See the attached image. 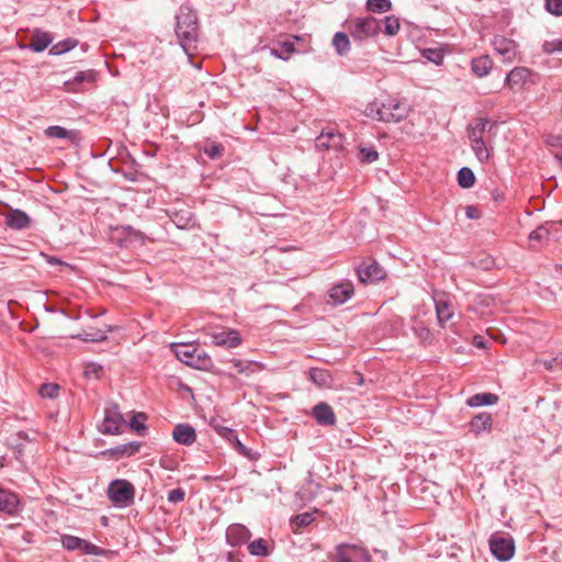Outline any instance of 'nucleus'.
Here are the masks:
<instances>
[{
    "mask_svg": "<svg viewBox=\"0 0 562 562\" xmlns=\"http://www.w3.org/2000/svg\"><path fill=\"white\" fill-rule=\"evenodd\" d=\"M310 379L318 387H330L333 378L330 373L325 369L313 368L310 370Z\"/></svg>",
    "mask_w": 562,
    "mask_h": 562,
    "instance_id": "obj_25",
    "label": "nucleus"
},
{
    "mask_svg": "<svg viewBox=\"0 0 562 562\" xmlns=\"http://www.w3.org/2000/svg\"><path fill=\"white\" fill-rule=\"evenodd\" d=\"M173 352L176 357L183 363L192 367L194 361L195 347L192 345H173Z\"/></svg>",
    "mask_w": 562,
    "mask_h": 562,
    "instance_id": "obj_23",
    "label": "nucleus"
},
{
    "mask_svg": "<svg viewBox=\"0 0 562 562\" xmlns=\"http://www.w3.org/2000/svg\"><path fill=\"white\" fill-rule=\"evenodd\" d=\"M229 363H232V366L237 370L238 373L247 375L254 373L256 371L255 368L257 370L265 369V366L260 362L244 361L240 359H231Z\"/></svg>",
    "mask_w": 562,
    "mask_h": 562,
    "instance_id": "obj_27",
    "label": "nucleus"
},
{
    "mask_svg": "<svg viewBox=\"0 0 562 562\" xmlns=\"http://www.w3.org/2000/svg\"><path fill=\"white\" fill-rule=\"evenodd\" d=\"M108 496L115 506L127 507L134 502L135 488L126 480H114L109 485Z\"/></svg>",
    "mask_w": 562,
    "mask_h": 562,
    "instance_id": "obj_4",
    "label": "nucleus"
},
{
    "mask_svg": "<svg viewBox=\"0 0 562 562\" xmlns=\"http://www.w3.org/2000/svg\"><path fill=\"white\" fill-rule=\"evenodd\" d=\"M212 364L213 362L211 357L205 351L195 348L194 361L192 367L198 368L200 370H209L211 369Z\"/></svg>",
    "mask_w": 562,
    "mask_h": 562,
    "instance_id": "obj_32",
    "label": "nucleus"
},
{
    "mask_svg": "<svg viewBox=\"0 0 562 562\" xmlns=\"http://www.w3.org/2000/svg\"><path fill=\"white\" fill-rule=\"evenodd\" d=\"M493 67V60L490 56L483 55L472 61V70L477 77L487 76Z\"/></svg>",
    "mask_w": 562,
    "mask_h": 562,
    "instance_id": "obj_26",
    "label": "nucleus"
},
{
    "mask_svg": "<svg viewBox=\"0 0 562 562\" xmlns=\"http://www.w3.org/2000/svg\"><path fill=\"white\" fill-rule=\"evenodd\" d=\"M493 46L495 50L504 57L506 60H513L517 55V46L516 43L505 36L497 35L493 41Z\"/></svg>",
    "mask_w": 562,
    "mask_h": 562,
    "instance_id": "obj_11",
    "label": "nucleus"
},
{
    "mask_svg": "<svg viewBox=\"0 0 562 562\" xmlns=\"http://www.w3.org/2000/svg\"><path fill=\"white\" fill-rule=\"evenodd\" d=\"M45 135L53 138H68L72 143L79 140V133L77 131H69L58 125L47 127Z\"/></svg>",
    "mask_w": 562,
    "mask_h": 562,
    "instance_id": "obj_24",
    "label": "nucleus"
},
{
    "mask_svg": "<svg viewBox=\"0 0 562 562\" xmlns=\"http://www.w3.org/2000/svg\"><path fill=\"white\" fill-rule=\"evenodd\" d=\"M543 50L548 54H554L562 52V40L561 38H552L548 40L543 44Z\"/></svg>",
    "mask_w": 562,
    "mask_h": 562,
    "instance_id": "obj_46",
    "label": "nucleus"
},
{
    "mask_svg": "<svg viewBox=\"0 0 562 562\" xmlns=\"http://www.w3.org/2000/svg\"><path fill=\"white\" fill-rule=\"evenodd\" d=\"M313 416L321 425L331 426L336 423V416L333 408L324 402L318 403L313 408Z\"/></svg>",
    "mask_w": 562,
    "mask_h": 562,
    "instance_id": "obj_16",
    "label": "nucleus"
},
{
    "mask_svg": "<svg viewBox=\"0 0 562 562\" xmlns=\"http://www.w3.org/2000/svg\"><path fill=\"white\" fill-rule=\"evenodd\" d=\"M382 111H384V103L372 102L368 104L366 115L373 120L382 121V116H384Z\"/></svg>",
    "mask_w": 562,
    "mask_h": 562,
    "instance_id": "obj_42",
    "label": "nucleus"
},
{
    "mask_svg": "<svg viewBox=\"0 0 562 562\" xmlns=\"http://www.w3.org/2000/svg\"><path fill=\"white\" fill-rule=\"evenodd\" d=\"M294 50L295 48L293 43L284 42L281 44L279 49L273 48L271 53L278 58L288 59L291 56V54L294 53Z\"/></svg>",
    "mask_w": 562,
    "mask_h": 562,
    "instance_id": "obj_41",
    "label": "nucleus"
},
{
    "mask_svg": "<svg viewBox=\"0 0 562 562\" xmlns=\"http://www.w3.org/2000/svg\"><path fill=\"white\" fill-rule=\"evenodd\" d=\"M95 77V74L92 70L88 71H79L76 74L74 78V82L79 83L82 81H93Z\"/></svg>",
    "mask_w": 562,
    "mask_h": 562,
    "instance_id": "obj_53",
    "label": "nucleus"
},
{
    "mask_svg": "<svg viewBox=\"0 0 562 562\" xmlns=\"http://www.w3.org/2000/svg\"><path fill=\"white\" fill-rule=\"evenodd\" d=\"M45 258H46V261H47L48 263H50V265H64V263L61 262V260H60V259H58V258H56V257H52V256H46V255H45Z\"/></svg>",
    "mask_w": 562,
    "mask_h": 562,
    "instance_id": "obj_58",
    "label": "nucleus"
},
{
    "mask_svg": "<svg viewBox=\"0 0 562 562\" xmlns=\"http://www.w3.org/2000/svg\"><path fill=\"white\" fill-rule=\"evenodd\" d=\"M342 137L340 134L335 132H323L316 138V147L319 149L338 148L341 146Z\"/></svg>",
    "mask_w": 562,
    "mask_h": 562,
    "instance_id": "obj_20",
    "label": "nucleus"
},
{
    "mask_svg": "<svg viewBox=\"0 0 562 562\" xmlns=\"http://www.w3.org/2000/svg\"><path fill=\"white\" fill-rule=\"evenodd\" d=\"M213 344L220 347L236 348L241 344V337L236 329H227L211 334Z\"/></svg>",
    "mask_w": 562,
    "mask_h": 562,
    "instance_id": "obj_10",
    "label": "nucleus"
},
{
    "mask_svg": "<svg viewBox=\"0 0 562 562\" xmlns=\"http://www.w3.org/2000/svg\"><path fill=\"white\" fill-rule=\"evenodd\" d=\"M530 79V71L527 68H515L506 78L507 85L512 90L521 89Z\"/></svg>",
    "mask_w": 562,
    "mask_h": 562,
    "instance_id": "obj_19",
    "label": "nucleus"
},
{
    "mask_svg": "<svg viewBox=\"0 0 562 562\" xmlns=\"http://www.w3.org/2000/svg\"><path fill=\"white\" fill-rule=\"evenodd\" d=\"M359 159L362 162H373L378 159L379 154L378 151L372 147H361L359 151Z\"/></svg>",
    "mask_w": 562,
    "mask_h": 562,
    "instance_id": "obj_44",
    "label": "nucleus"
},
{
    "mask_svg": "<svg viewBox=\"0 0 562 562\" xmlns=\"http://www.w3.org/2000/svg\"><path fill=\"white\" fill-rule=\"evenodd\" d=\"M382 112L384 114L382 116L383 122H400L408 115V108L403 102L392 100L384 103V111Z\"/></svg>",
    "mask_w": 562,
    "mask_h": 562,
    "instance_id": "obj_9",
    "label": "nucleus"
},
{
    "mask_svg": "<svg viewBox=\"0 0 562 562\" xmlns=\"http://www.w3.org/2000/svg\"><path fill=\"white\" fill-rule=\"evenodd\" d=\"M465 215L468 218L477 220L481 217L482 212L474 205H469L465 207Z\"/></svg>",
    "mask_w": 562,
    "mask_h": 562,
    "instance_id": "obj_55",
    "label": "nucleus"
},
{
    "mask_svg": "<svg viewBox=\"0 0 562 562\" xmlns=\"http://www.w3.org/2000/svg\"><path fill=\"white\" fill-rule=\"evenodd\" d=\"M123 425L124 420L117 406H112L105 409L104 418L99 426V430L104 435H116L120 432V428Z\"/></svg>",
    "mask_w": 562,
    "mask_h": 562,
    "instance_id": "obj_7",
    "label": "nucleus"
},
{
    "mask_svg": "<svg viewBox=\"0 0 562 562\" xmlns=\"http://www.w3.org/2000/svg\"><path fill=\"white\" fill-rule=\"evenodd\" d=\"M490 548L493 555L499 561H508L514 557L515 542L510 537L493 535L490 539Z\"/></svg>",
    "mask_w": 562,
    "mask_h": 562,
    "instance_id": "obj_5",
    "label": "nucleus"
},
{
    "mask_svg": "<svg viewBox=\"0 0 562 562\" xmlns=\"http://www.w3.org/2000/svg\"><path fill=\"white\" fill-rule=\"evenodd\" d=\"M53 42V37L47 32H43L40 30H36L31 37V42L29 47L35 52L40 53L46 49L50 43Z\"/></svg>",
    "mask_w": 562,
    "mask_h": 562,
    "instance_id": "obj_21",
    "label": "nucleus"
},
{
    "mask_svg": "<svg viewBox=\"0 0 562 562\" xmlns=\"http://www.w3.org/2000/svg\"><path fill=\"white\" fill-rule=\"evenodd\" d=\"M370 562L368 552L357 546L340 544L336 548L335 562Z\"/></svg>",
    "mask_w": 562,
    "mask_h": 562,
    "instance_id": "obj_6",
    "label": "nucleus"
},
{
    "mask_svg": "<svg viewBox=\"0 0 562 562\" xmlns=\"http://www.w3.org/2000/svg\"><path fill=\"white\" fill-rule=\"evenodd\" d=\"M108 331L109 330L103 329L85 330L83 334L78 335L77 337H80L83 341L99 342L106 339Z\"/></svg>",
    "mask_w": 562,
    "mask_h": 562,
    "instance_id": "obj_35",
    "label": "nucleus"
},
{
    "mask_svg": "<svg viewBox=\"0 0 562 562\" xmlns=\"http://www.w3.org/2000/svg\"><path fill=\"white\" fill-rule=\"evenodd\" d=\"M360 383L362 382V375L358 373Z\"/></svg>",
    "mask_w": 562,
    "mask_h": 562,
    "instance_id": "obj_59",
    "label": "nucleus"
},
{
    "mask_svg": "<svg viewBox=\"0 0 562 562\" xmlns=\"http://www.w3.org/2000/svg\"><path fill=\"white\" fill-rule=\"evenodd\" d=\"M31 224L29 215L21 210H10L5 214V225L12 229L21 231Z\"/></svg>",
    "mask_w": 562,
    "mask_h": 562,
    "instance_id": "obj_14",
    "label": "nucleus"
},
{
    "mask_svg": "<svg viewBox=\"0 0 562 562\" xmlns=\"http://www.w3.org/2000/svg\"><path fill=\"white\" fill-rule=\"evenodd\" d=\"M250 537L248 528L240 524L231 525L226 530L227 542L233 547L246 543Z\"/></svg>",
    "mask_w": 562,
    "mask_h": 562,
    "instance_id": "obj_13",
    "label": "nucleus"
},
{
    "mask_svg": "<svg viewBox=\"0 0 562 562\" xmlns=\"http://www.w3.org/2000/svg\"><path fill=\"white\" fill-rule=\"evenodd\" d=\"M333 45L340 56L346 55L350 50V41L346 33L337 32L333 38Z\"/></svg>",
    "mask_w": 562,
    "mask_h": 562,
    "instance_id": "obj_30",
    "label": "nucleus"
},
{
    "mask_svg": "<svg viewBox=\"0 0 562 562\" xmlns=\"http://www.w3.org/2000/svg\"><path fill=\"white\" fill-rule=\"evenodd\" d=\"M546 9L554 15H562V0H547Z\"/></svg>",
    "mask_w": 562,
    "mask_h": 562,
    "instance_id": "obj_49",
    "label": "nucleus"
},
{
    "mask_svg": "<svg viewBox=\"0 0 562 562\" xmlns=\"http://www.w3.org/2000/svg\"><path fill=\"white\" fill-rule=\"evenodd\" d=\"M186 493L182 488H175L169 491L168 493V501L170 503L177 504L184 501Z\"/></svg>",
    "mask_w": 562,
    "mask_h": 562,
    "instance_id": "obj_50",
    "label": "nucleus"
},
{
    "mask_svg": "<svg viewBox=\"0 0 562 562\" xmlns=\"http://www.w3.org/2000/svg\"><path fill=\"white\" fill-rule=\"evenodd\" d=\"M145 418H146L145 414H143V413H139L136 416H134L133 419L130 423L131 428L136 430V431H140V430L145 429V426L143 424Z\"/></svg>",
    "mask_w": 562,
    "mask_h": 562,
    "instance_id": "obj_54",
    "label": "nucleus"
},
{
    "mask_svg": "<svg viewBox=\"0 0 562 562\" xmlns=\"http://www.w3.org/2000/svg\"><path fill=\"white\" fill-rule=\"evenodd\" d=\"M217 434L223 437L225 440L231 442L234 447V449L241 456L247 457L251 459L250 450L241 443V441L238 439L237 434L235 430L227 428V427H217Z\"/></svg>",
    "mask_w": 562,
    "mask_h": 562,
    "instance_id": "obj_15",
    "label": "nucleus"
},
{
    "mask_svg": "<svg viewBox=\"0 0 562 562\" xmlns=\"http://www.w3.org/2000/svg\"><path fill=\"white\" fill-rule=\"evenodd\" d=\"M413 328L422 340L429 339L430 333L426 327H418V325H414Z\"/></svg>",
    "mask_w": 562,
    "mask_h": 562,
    "instance_id": "obj_56",
    "label": "nucleus"
},
{
    "mask_svg": "<svg viewBox=\"0 0 562 562\" xmlns=\"http://www.w3.org/2000/svg\"><path fill=\"white\" fill-rule=\"evenodd\" d=\"M423 56L436 65H440L443 60V52L441 48H425Z\"/></svg>",
    "mask_w": 562,
    "mask_h": 562,
    "instance_id": "obj_43",
    "label": "nucleus"
},
{
    "mask_svg": "<svg viewBox=\"0 0 562 562\" xmlns=\"http://www.w3.org/2000/svg\"><path fill=\"white\" fill-rule=\"evenodd\" d=\"M76 45H77V42L75 40L68 38V40H65V41H61V42L55 44L50 48L49 53L53 55H60V54H64V53L70 50Z\"/></svg>",
    "mask_w": 562,
    "mask_h": 562,
    "instance_id": "obj_40",
    "label": "nucleus"
},
{
    "mask_svg": "<svg viewBox=\"0 0 562 562\" xmlns=\"http://www.w3.org/2000/svg\"><path fill=\"white\" fill-rule=\"evenodd\" d=\"M472 345L479 349H486L487 346H486V341L484 340V338L480 335H476L473 337L472 339Z\"/></svg>",
    "mask_w": 562,
    "mask_h": 562,
    "instance_id": "obj_57",
    "label": "nucleus"
},
{
    "mask_svg": "<svg viewBox=\"0 0 562 562\" xmlns=\"http://www.w3.org/2000/svg\"><path fill=\"white\" fill-rule=\"evenodd\" d=\"M392 3L390 0H368L367 9L370 12L385 13L391 10Z\"/></svg>",
    "mask_w": 562,
    "mask_h": 562,
    "instance_id": "obj_36",
    "label": "nucleus"
},
{
    "mask_svg": "<svg viewBox=\"0 0 562 562\" xmlns=\"http://www.w3.org/2000/svg\"><path fill=\"white\" fill-rule=\"evenodd\" d=\"M173 439L181 445L190 446L196 439L195 430L188 424H179L172 432Z\"/></svg>",
    "mask_w": 562,
    "mask_h": 562,
    "instance_id": "obj_18",
    "label": "nucleus"
},
{
    "mask_svg": "<svg viewBox=\"0 0 562 562\" xmlns=\"http://www.w3.org/2000/svg\"><path fill=\"white\" fill-rule=\"evenodd\" d=\"M557 224L561 225L562 226V221L558 222Z\"/></svg>",
    "mask_w": 562,
    "mask_h": 562,
    "instance_id": "obj_60",
    "label": "nucleus"
},
{
    "mask_svg": "<svg viewBox=\"0 0 562 562\" xmlns=\"http://www.w3.org/2000/svg\"><path fill=\"white\" fill-rule=\"evenodd\" d=\"M314 517L310 513L300 514L291 519V526L294 532L297 529L308 526L313 521Z\"/></svg>",
    "mask_w": 562,
    "mask_h": 562,
    "instance_id": "obj_38",
    "label": "nucleus"
},
{
    "mask_svg": "<svg viewBox=\"0 0 562 562\" xmlns=\"http://www.w3.org/2000/svg\"><path fill=\"white\" fill-rule=\"evenodd\" d=\"M176 19V34L179 43L184 53L192 56L199 37L198 18L191 8L181 7Z\"/></svg>",
    "mask_w": 562,
    "mask_h": 562,
    "instance_id": "obj_2",
    "label": "nucleus"
},
{
    "mask_svg": "<svg viewBox=\"0 0 562 562\" xmlns=\"http://www.w3.org/2000/svg\"><path fill=\"white\" fill-rule=\"evenodd\" d=\"M61 543H63L64 548L69 551L79 550L85 554H94V555H98L101 553V550L93 543H91L85 539H81V538H78L75 536H70V535L63 536Z\"/></svg>",
    "mask_w": 562,
    "mask_h": 562,
    "instance_id": "obj_8",
    "label": "nucleus"
},
{
    "mask_svg": "<svg viewBox=\"0 0 562 562\" xmlns=\"http://www.w3.org/2000/svg\"><path fill=\"white\" fill-rule=\"evenodd\" d=\"M475 175L472 169L463 167L459 169V186L462 188H471L475 183Z\"/></svg>",
    "mask_w": 562,
    "mask_h": 562,
    "instance_id": "obj_34",
    "label": "nucleus"
},
{
    "mask_svg": "<svg viewBox=\"0 0 562 562\" xmlns=\"http://www.w3.org/2000/svg\"><path fill=\"white\" fill-rule=\"evenodd\" d=\"M471 430L475 434H481L483 431L490 430L492 427V416L488 413H482L475 416L471 424Z\"/></svg>",
    "mask_w": 562,
    "mask_h": 562,
    "instance_id": "obj_28",
    "label": "nucleus"
},
{
    "mask_svg": "<svg viewBox=\"0 0 562 562\" xmlns=\"http://www.w3.org/2000/svg\"><path fill=\"white\" fill-rule=\"evenodd\" d=\"M353 284L350 281H344L329 290V299L334 304H344L353 295Z\"/></svg>",
    "mask_w": 562,
    "mask_h": 562,
    "instance_id": "obj_12",
    "label": "nucleus"
},
{
    "mask_svg": "<svg viewBox=\"0 0 562 562\" xmlns=\"http://www.w3.org/2000/svg\"><path fill=\"white\" fill-rule=\"evenodd\" d=\"M549 232H550L549 228L538 227L537 229H535L533 232L530 233L529 239L540 241L548 237Z\"/></svg>",
    "mask_w": 562,
    "mask_h": 562,
    "instance_id": "obj_52",
    "label": "nucleus"
},
{
    "mask_svg": "<svg viewBox=\"0 0 562 562\" xmlns=\"http://www.w3.org/2000/svg\"><path fill=\"white\" fill-rule=\"evenodd\" d=\"M434 301L438 322L439 324H443L452 317V306L439 294L435 295Z\"/></svg>",
    "mask_w": 562,
    "mask_h": 562,
    "instance_id": "obj_22",
    "label": "nucleus"
},
{
    "mask_svg": "<svg viewBox=\"0 0 562 562\" xmlns=\"http://www.w3.org/2000/svg\"><path fill=\"white\" fill-rule=\"evenodd\" d=\"M102 367L100 364H97V363H88L86 367H85V371H83V374L87 376V378H94V379H99L100 378V374L102 372Z\"/></svg>",
    "mask_w": 562,
    "mask_h": 562,
    "instance_id": "obj_48",
    "label": "nucleus"
},
{
    "mask_svg": "<svg viewBox=\"0 0 562 562\" xmlns=\"http://www.w3.org/2000/svg\"><path fill=\"white\" fill-rule=\"evenodd\" d=\"M383 276L384 272L376 262L361 266L358 269L359 280L363 283L379 281L383 278Z\"/></svg>",
    "mask_w": 562,
    "mask_h": 562,
    "instance_id": "obj_17",
    "label": "nucleus"
},
{
    "mask_svg": "<svg viewBox=\"0 0 562 562\" xmlns=\"http://www.w3.org/2000/svg\"><path fill=\"white\" fill-rule=\"evenodd\" d=\"M498 401V397L492 393L475 394L468 400V405L471 407H480L494 405Z\"/></svg>",
    "mask_w": 562,
    "mask_h": 562,
    "instance_id": "obj_29",
    "label": "nucleus"
},
{
    "mask_svg": "<svg viewBox=\"0 0 562 562\" xmlns=\"http://www.w3.org/2000/svg\"><path fill=\"white\" fill-rule=\"evenodd\" d=\"M16 505L18 499L15 495L0 490V510L11 514L15 510Z\"/></svg>",
    "mask_w": 562,
    "mask_h": 562,
    "instance_id": "obj_31",
    "label": "nucleus"
},
{
    "mask_svg": "<svg viewBox=\"0 0 562 562\" xmlns=\"http://www.w3.org/2000/svg\"><path fill=\"white\" fill-rule=\"evenodd\" d=\"M382 23L384 25L383 32L389 36H394L400 31V21L393 15L385 16Z\"/></svg>",
    "mask_w": 562,
    "mask_h": 562,
    "instance_id": "obj_37",
    "label": "nucleus"
},
{
    "mask_svg": "<svg viewBox=\"0 0 562 562\" xmlns=\"http://www.w3.org/2000/svg\"><path fill=\"white\" fill-rule=\"evenodd\" d=\"M248 550H249L250 554L257 555V557H267L269 554L267 540H265L262 538L251 541L248 544Z\"/></svg>",
    "mask_w": 562,
    "mask_h": 562,
    "instance_id": "obj_33",
    "label": "nucleus"
},
{
    "mask_svg": "<svg viewBox=\"0 0 562 562\" xmlns=\"http://www.w3.org/2000/svg\"><path fill=\"white\" fill-rule=\"evenodd\" d=\"M546 143L552 147L562 148V132L559 128H554L547 135Z\"/></svg>",
    "mask_w": 562,
    "mask_h": 562,
    "instance_id": "obj_45",
    "label": "nucleus"
},
{
    "mask_svg": "<svg viewBox=\"0 0 562 562\" xmlns=\"http://www.w3.org/2000/svg\"><path fill=\"white\" fill-rule=\"evenodd\" d=\"M224 148L222 145L218 144H212L207 147H205L204 153L211 158L215 159L220 157L223 153Z\"/></svg>",
    "mask_w": 562,
    "mask_h": 562,
    "instance_id": "obj_51",
    "label": "nucleus"
},
{
    "mask_svg": "<svg viewBox=\"0 0 562 562\" xmlns=\"http://www.w3.org/2000/svg\"><path fill=\"white\" fill-rule=\"evenodd\" d=\"M59 393V385L56 383H44L38 389V394L43 398H56Z\"/></svg>",
    "mask_w": 562,
    "mask_h": 562,
    "instance_id": "obj_39",
    "label": "nucleus"
},
{
    "mask_svg": "<svg viewBox=\"0 0 562 562\" xmlns=\"http://www.w3.org/2000/svg\"><path fill=\"white\" fill-rule=\"evenodd\" d=\"M138 449H139V443H137V442H130V443L122 445V446L117 447L114 450V453L121 454V456H132L135 452H137Z\"/></svg>",
    "mask_w": 562,
    "mask_h": 562,
    "instance_id": "obj_47",
    "label": "nucleus"
},
{
    "mask_svg": "<svg viewBox=\"0 0 562 562\" xmlns=\"http://www.w3.org/2000/svg\"><path fill=\"white\" fill-rule=\"evenodd\" d=\"M346 27L353 41L363 42L380 33L381 22L371 15L357 16L349 19L346 22Z\"/></svg>",
    "mask_w": 562,
    "mask_h": 562,
    "instance_id": "obj_3",
    "label": "nucleus"
},
{
    "mask_svg": "<svg viewBox=\"0 0 562 562\" xmlns=\"http://www.w3.org/2000/svg\"><path fill=\"white\" fill-rule=\"evenodd\" d=\"M501 123L486 116L473 119L465 127V134L476 159L485 164L492 157L493 144L497 140Z\"/></svg>",
    "mask_w": 562,
    "mask_h": 562,
    "instance_id": "obj_1",
    "label": "nucleus"
}]
</instances>
